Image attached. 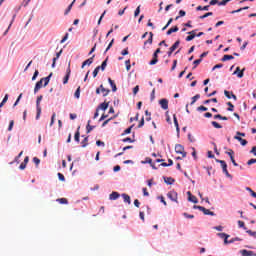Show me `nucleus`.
Segmentation results:
<instances>
[{"label":"nucleus","mask_w":256,"mask_h":256,"mask_svg":"<svg viewBox=\"0 0 256 256\" xmlns=\"http://www.w3.org/2000/svg\"><path fill=\"white\" fill-rule=\"evenodd\" d=\"M41 101H43V95H40L36 99V119L39 120L41 117Z\"/></svg>","instance_id":"1"},{"label":"nucleus","mask_w":256,"mask_h":256,"mask_svg":"<svg viewBox=\"0 0 256 256\" xmlns=\"http://www.w3.org/2000/svg\"><path fill=\"white\" fill-rule=\"evenodd\" d=\"M175 153L178 155H182V157H187V152H185V147L181 144H176L175 145Z\"/></svg>","instance_id":"2"},{"label":"nucleus","mask_w":256,"mask_h":256,"mask_svg":"<svg viewBox=\"0 0 256 256\" xmlns=\"http://www.w3.org/2000/svg\"><path fill=\"white\" fill-rule=\"evenodd\" d=\"M216 163H220L222 171L226 175V177H231V174H229V170H227V162H225L224 160L216 159Z\"/></svg>","instance_id":"3"},{"label":"nucleus","mask_w":256,"mask_h":256,"mask_svg":"<svg viewBox=\"0 0 256 256\" xmlns=\"http://www.w3.org/2000/svg\"><path fill=\"white\" fill-rule=\"evenodd\" d=\"M194 209H198L199 211H202V213H204V215H211V217H215V212H212L211 210H209L203 206L194 205Z\"/></svg>","instance_id":"4"},{"label":"nucleus","mask_w":256,"mask_h":256,"mask_svg":"<svg viewBox=\"0 0 256 256\" xmlns=\"http://www.w3.org/2000/svg\"><path fill=\"white\" fill-rule=\"evenodd\" d=\"M69 77H71V62L68 64V68L66 70V76L64 77L63 84L67 85L69 83Z\"/></svg>","instance_id":"5"},{"label":"nucleus","mask_w":256,"mask_h":256,"mask_svg":"<svg viewBox=\"0 0 256 256\" xmlns=\"http://www.w3.org/2000/svg\"><path fill=\"white\" fill-rule=\"evenodd\" d=\"M159 105L164 111H167L169 109V100L163 98L159 101Z\"/></svg>","instance_id":"6"},{"label":"nucleus","mask_w":256,"mask_h":256,"mask_svg":"<svg viewBox=\"0 0 256 256\" xmlns=\"http://www.w3.org/2000/svg\"><path fill=\"white\" fill-rule=\"evenodd\" d=\"M95 59V54L92 55V57L88 58L87 60H85L83 63H82V66H81V69H85V66H89V65H92L93 64V61Z\"/></svg>","instance_id":"7"},{"label":"nucleus","mask_w":256,"mask_h":256,"mask_svg":"<svg viewBox=\"0 0 256 256\" xmlns=\"http://www.w3.org/2000/svg\"><path fill=\"white\" fill-rule=\"evenodd\" d=\"M244 72H245V68L241 70V68L237 67L233 75H237L239 79H243Z\"/></svg>","instance_id":"8"},{"label":"nucleus","mask_w":256,"mask_h":256,"mask_svg":"<svg viewBox=\"0 0 256 256\" xmlns=\"http://www.w3.org/2000/svg\"><path fill=\"white\" fill-rule=\"evenodd\" d=\"M167 197H168V199H171L172 201L177 203V192L170 191V192L167 193Z\"/></svg>","instance_id":"9"},{"label":"nucleus","mask_w":256,"mask_h":256,"mask_svg":"<svg viewBox=\"0 0 256 256\" xmlns=\"http://www.w3.org/2000/svg\"><path fill=\"white\" fill-rule=\"evenodd\" d=\"M195 33H197V30H192V31L188 32L189 36L186 37V41H193V39H195V37H197V35Z\"/></svg>","instance_id":"10"},{"label":"nucleus","mask_w":256,"mask_h":256,"mask_svg":"<svg viewBox=\"0 0 256 256\" xmlns=\"http://www.w3.org/2000/svg\"><path fill=\"white\" fill-rule=\"evenodd\" d=\"M224 95H225V97H227V99H234V101H237V96L235 94H233V92H229V91L225 90Z\"/></svg>","instance_id":"11"},{"label":"nucleus","mask_w":256,"mask_h":256,"mask_svg":"<svg viewBox=\"0 0 256 256\" xmlns=\"http://www.w3.org/2000/svg\"><path fill=\"white\" fill-rule=\"evenodd\" d=\"M109 108V102H103L101 103L98 107H97V111H99L100 109L102 111H107V109Z\"/></svg>","instance_id":"12"},{"label":"nucleus","mask_w":256,"mask_h":256,"mask_svg":"<svg viewBox=\"0 0 256 256\" xmlns=\"http://www.w3.org/2000/svg\"><path fill=\"white\" fill-rule=\"evenodd\" d=\"M53 76V73H50L47 77L41 78L42 82L44 81V87H47L49 85V81H51V77Z\"/></svg>","instance_id":"13"},{"label":"nucleus","mask_w":256,"mask_h":256,"mask_svg":"<svg viewBox=\"0 0 256 256\" xmlns=\"http://www.w3.org/2000/svg\"><path fill=\"white\" fill-rule=\"evenodd\" d=\"M100 91L103 93V97H107L109 93H111V90L106 89L103 84L100 85Z\"/></svg>","instance_id":"14"},{"label":"nucleus","mask_w":256,"mask_h":256,"mask_svg":"<svg viewBox=\"0 0 256 256\" xmlns=\"http://www.w3.org/2000/svg\"><path fill=\"white\" fill-rule=\"evenodd\" d=\"M187 195H188V200L191 201V203H198L199 201L197 200V197L196 196H193L191 194V192H187Z\"/></svg>","instance_id":"15"},{"label":"nucleus","mask_w":256,"mask_h":256,"mask_svg":"<svg viewBox=\"0 0 256 256\" xmlns=\"http://www.w3.org/2000/svg\"><path fill=\"white\" fill-rule=\"evenodd\" d=\"M118 197H121V195L119 194V192H112V193L109 195L110 201H116V199H117Z\"/></svg>","instance_id":"16"},{"label":"nucleus","mask_w":256,"mask_h":256,"mask_svg":"<svg viewBox=\"0 0 256 256\" xmlns=\"http://www.w3.org/2000/svg\"><path fill=\"white\" fill-rule=\"evenodd\" d=\"M41 87H43V80L40 79L36 85H35V88H34V93H38L39 89H41Z\"/></svg>","instance_id":"17"},{"label":"nucleus","mask_w":256,"mask_h":256,"mask_svg":"<svg viewBox=\"0 0 256 256\" xmlns=\"http://www.w3.org/2000/svg\"><path fill=\"white\" fill-rule=\"evenodd\" d=\"M158 57H159L158 54L154 53L153 54V59L149 62V65H157V63L159 62Z\"/></svg>","instance_id":"18"},{"label":"nucleus","mask_w":256,"mask_h":256,"mask_svg":"<svg viewBox=\"0 0 256 256\" xmlns=\"http://www.w3.org/2000/svg\"><path fill=\"white\" fill-rule=\"evenodd\" d=\"M234 139L236 141H239L243 147H245V145H247V140L241 138V136H234Z\"/></svg>","instance_id":"19"},{"label":"nucleus","mask_w":256,"mask_h":256,"mask_svg":"<svg viewBox=\"0 0 256 256\" xmlns=\"http://www.w3.org/2000/svg\"><path fill=\"white\" fill-rule=\"evenodd\" d=\"M122 198L124 199V203H128V205H131V196H129V194H122Z\"/></svg>","instance_id":"20"},{"label":"nucleus","mask_w":256,"mask_h":256,"mask_svg":"<svg viewBox=\"0 0 256 256\" xmlns=\"http://www.w3.org/2000/svg\"><path fill=\"white\" fill-rule=\"evenodd\" d=\"M108 83L111 85L113 93H115V91H117V85L115 84V81H113L111 78H108Z\"/></svg>","instance_id":"21"},{"label":"nucleus","mask_w":256,"mask_h":256,"mask_svg":"<svg viewBox=\"0 0 256 256\" xmlns=\"http://www.w3.org/2000/svg\"><path fill=\"white\" fill-rule=\"evenodd\" d=\"M149 38L144 42V45H152L153 44V32H149Z\"/></svg>","instance_id":"22"},{"label":"nucleus","mask_w":256,"mask_h":256,"mask_svg":"<svg viewBox=\"0 0 256 256\" xmlns=\"http://www.w3.org/2000/svg\"><path fill=\"white\" fill-rule=\"evenodd\" d=\"M177 31H179V27L174 26V27L170 28V29L166 32V35H171L172 33H177Z\"/></svg>","instance_id":"23"},{"label":"nucleus","mask_w":256,"mask_h":256,"mask_svg":"<svg viewBox=\"0 0 256 256\" xmlns=\"http://www.w3.org/2000/svg\"><path fill=\"white\" fill-rule=\"evenodd\" d=\"M164 181L167 185H173V183H175V179L171 177H164Z\"/></svg>","instance_id":"24"},{"label":"nucleus","mask_w":256,"mask_h":256,"mask_svg":"<svg viewBox=\"0 0 256 256\" xmlns=\"http://www.w3.org/2000/svg\"><path fill=\"white\" fill-rule=\"evenodd\" d=\"M79 129H81V127H78V129L74 135V141H76V143H79V139L81 137V133L79 132Z\"/></svg>","instance_id":"25"},{"label":"nucleus","mask_w":256,"mask_h":256,"mask_svg":"<svg viewBox=\"0 0 256 256\" xmlns=\"http://www.w3.org/2000/svg\"><path fill=\"white\" fill-rule=\"evenodd\" d=\"M57 203H60V205H67L69 203V200L67 198H58Z\"/></svg>","instance_id":"26"},{"label":"nucleus","mask_w":256,"mask_h":256,"mask_svg":"<svg viewBox=\"0 0 256 256\" xmlns=\"http://www.w3.org/2000/svg\"><path fill=\"white\" fill-rule=\"evenodd\" d=\"M77 0H73L72 3L68 6V8L66 9V11L64 12V15H69V12L71 11V9H73V5H75V2Z\"/></svg>","instance_id":"27"},{"label":"nucleus","mask_w":256,"mask_h":256,"mask_svg":"<svg viewBox=\"0 0 256 256\" xmlns=\"http://www.w3.org/2000/svg\"><path fill=\"white\" fill-rule=\"evenodd\" d=\"M232 59H235V57H233V55H224L221 59V61L225 62V61H231Z\"/></svg>","instance_id":"28"},{"label":"nucleus","mask_w":256,"mask_h":256,"mask_svg":"<svg viewBox=\"0 0 256 256\" xmlns=\"http://www.w3.org/2000/svg\"><path fill=\"white\" fill-rule=\"evenodd\" d=\"M107 61H109V57H107L101 64V66H98L100 67L101 71H105L106 67H107Z\"/></svg>","instance_id":"29"},{"label":"nucleus","mask_w":256,"mask_h":256,"mask_svg":"<svg viewBox=\"0 0 256 256\" xmlns=\"http://www.w3.org/2000/svg\"><path fill=\"white\" fill-rule=\"evenodd\" d=\"M247 9H249V6H245L243 8H239L238 10H233L231 12L232 15H235V13H241V11H246Z\"/></svg>","instance_id":"30"},{"label":"nucleus","mask_w":256,"mask_h":256,"mask_svg":"<svg viewBox=\"0 0 256 256\" xmlns=\"http://www.w3.org/2000/svg\"><path fill=\"white\" fill-rule=\"evenodd\" d=\"M92 129H95V126H92L91 125V120H88V124H87V126H86V131H87V133H91V130Z\"/></svg>","instance_id":"31"},{"label":"nucleus","mask_w":256,"mask_h":256,"mask_svg":"<svg viewBox=\"0 0 256 256\" xmlns=\"http://www.w3.org/2000/svg\"><path fill=\"white\" fill-rule=\"evenodd\" d=\"M174 125L176 127V131L179 133V122L177 121V115H173Z\"/></svg>","instance_id":"32"},{"label":"nucleus","mask_w":256,"mask_h":256,"mask_svg":"<svg viewBox=\"0 0 256 256\" xmlns=\"http://www.w3.org/2000/svg\"><path fill=\"white\" fill-rule=\"evenodd\" d=\"M242 256H253V251L250 250H242L241 251Z\"/></svg>","instance_id":"33"},{"label":"nucleus","mask_w":256,"mask_h":256,"mask_svg":"<svg viewBox=\"0 0 256 256\" xmlns=\"http://www.w3.org/2000/svg\"><path fill=\"white\" fill-rule=\"evenodd\" d=\"M181 44L180 40H177L171 47V51H175L177 49V47H179V45Z\"/></svg>","instance_id":"34"},{"label":"nucleus","mask_w":256,"mask_h":256,"mask_svg":"<svg viewBox=\"0 0 256 256\" xmlns=\"http://www.w3.org/2000/svg\"><path fill=\"white\" fill-rule=\"evenodd\" d=\"M197 99H201V95L196 94L195 96H193L190 105H195V103L197 102Z\"/></svg>","instance_id":"35"},{"label":"nucleus","mask_w":256,"mask_h":256,"mask_svg":"<svg viewBox=\"0 0 256 256\" xmlns=\"http://www.w3.org/2000/svg\"><path fill=\"white\" fill-rule=\"evenodd\" d=\"M81 145L83 148L87 147L89 145V137H85L81 142Z\"/></svg>","instance_id":"36"},{"label":"nucleus","mask_w":256,"mask_h":256,"mask_svg":"<svg viewBox=\"0 0 256 256\" xmlns=\"http://www.w3.org/2000/svg\"><path fill=\"white\" fill-rule=\"evenodd\" d=\"M146 163H149L152 169H157L155 163H153V160L151 158H146Z\"/></svg>","instance_id":"37"},{"label":"nucleus","mask_w":256,"mask_h":256,"mask_svg":"<svg viewBox=\"0 0 256 256\" xmlns=\"http://www.w3.org/2000/svg\"><path fill=\"white\" fill-rule=\"evenodd\" d=\"M133 127H135V125H131L129 128H127L126 130H124V132L122 133V135H129V133H131V130L133 129Z\"/></svg>","instance_id":"38"},{"label":"nucleus","mask_w":256,"mask_h":256,"mask_svg":"<svg viewBox=\"0 0 256 256\" xmlns=\"http://www.w3.org/2000/svg\"><path fill=\"white\" fill-rule=\"evenodd\" d=\"M80 96H81V87H78L74 93V97H76V99H79Z\"/></svg>","instance_id":"39"},{"label":"nucleus","mask_w":256,"mask_h":256,"mask_svg":"<svg viewBox=\"0 0 256 256\" xmlns=\"http://www.w3.org/2000/svg\"><path fill=\"white\" fill-rule=\"evenodd\" d=\"M211 123L215 127V129H222L223 128V126H221V124H219L217 121H212Z\"/></svg>","instance_id":"40"},{"label":"nucleus","mask_w":256,"mask_h":256,"mask_svg":"<svg viewBox=\"0 0 256 256\" xmlns=\"http://www.w3.org/2000/svg\"><path fill=\"white\" fill-rule=\"evenodd\" d=\"M125 65H126V70L131 71V60L130 59L125 61Z\"/></svg>","instance_id":"41"},{"label":"nucleus","mask_w":256,"mask_h":256,"mask_svg":"<svg viewBox=\"0 0 256 256\" xmlns=\"http://www.w3.org/2000/svg\"><path fill=\"white\" fill-rule=\"evenodd\" d=\"M217 103V98H212L204 101V105H207L209 103Z\"/></svg>","instance_id":"42"},{"label":"nucleus","mask_w":256,"mask_h":256,"mask_svg":"<svg viewBox=\"0 0 256 256\" xmlns=\"http://www.w3.org/2000/svg\"><path fill=\"white\" fill-rule=\"evenodd\" d=\"M99 71H101V67L97 66L93 71V77H97V75H99Z\"/></svg>","instance_id":"43"},{"label":"nucleus","mask_w":256,"mask_h":256,"mask_svg":"<svg viewBox=\"0 0 256 256\" xmlns=\"http://www.w3.org/2000/svg\"><path fill=\"white\" fill-rule=\"evenodd\" d=\"M238 226L241 227L244 231H247V227H245V222L239 220L238 221Z\"/></svg>","instance_id":"44"},{"label":"nucleus","mask_w":256,"mask_h":256,"mask_svg":"<svg viewBox=\"0 0 256 256\" xmlns=\"http://www.w3.org/2000/svg\"><path fill=\"white\" fill-rule=\"evenodd\" d=\"M123 143H135V139H131L130 137L124 138Z\"/></svg>","instance_id":"45"},{"label":"nucleus","mask_w":256,"mask_h":256,"mask_svg":"<svg viewBox=\"0 0 256 256\" xmlns=\"http://www.w3.org/2000/svg\"><path fill=\"white\" fill-rule=\"evenodd\" d=\"M227 105H228L227 111H234L235 106L233 105V103L227 102Z\"/></svg>","instance_id":"46"},{"label":"nucleus","mask_w":256,"mask_h":256,"mask_svg":"<svg viewBox=\"0 0 256 256\" xmlns=\"http://www.w3.org/2000/svg\"><path fill=\"white\" fill-rule=\"evenodd\" d=\"M213 12H207L206 14L200 16V19H207V17H212Z\"/></svg>","instance_id":"47"},{"label":"nucleus","mask_w":256,"mask_h":256,"mask_svg":"<svg viewBox=\"0 0 256 256\" xmlns=\"http://www.w3.org/2000/svg\"><path fill=\"white\" fill-rule=\"evenodd\" d=\"M202 61H203V59H201V58L195 60V61L193 62V64H194L193 69H196V68H197V65H200Z\"/></svg>","instance_id":"48"},{"label":"nucleus","mask_w":256,"mask_h":256,"mask_svg":"<svg viewBox=\"0 0 256 256\" xmlns=\"http://www.w3.org/2000/svg\"><path fill=\"white\" fill-rule=\"evenodd\" d=\"M139 13H141V5H139V6L136 8V10H135V12H134V17H139Z\"/></svg>","instance_id":"49"},{"label":"nucleus","mask_w":256,"mask_h":256,"mask_svg":"<svg viewBox=\"0 0 256 256\" xmlns=\"http://www.w3.org/2000/svg\"><path fill=\"white\" fill-rule=\"evenodd\" d=\"M179 15H180V16H177V17L175 18L176 21L179 19V17H185V15H186L185 10H180V11H179Z\"/></svg>","instance_id":"50"},{"label":"nucleus","mask_w":256,"mask_h":256,"mask_svg":"<svg viewBox=\"0 0 256 256\" xmlns=\"http://www.w3.org/2000/svg\"><path fill=\"white\" fill-rule=\"evenodd\" d=\"M113 43H115V39H112L111 42L109 43V45L107 46L105 53H107V51H109V49H111V47H113Z\"/></svg>","instance_id":"51"},{"label":"nucleus","mask_w":256,"mask_h":256,"mask_svg":"<svg viewBox=\"0 0 256 256\" xmlns=\"http://www.w3.org/2000/svg\"><path fill=\"white\" fill-rule=\"evenodd\" d=\"M33 163H35L36 167H39V163H41V160L37 157L33 158Z\"/></svg>","instance_id":"52"},{"label":"nucleus","mask_w":256,"mask_h":256,"mask_svg":"<svg viewBox=\"0 0 256 256\" xmlns=\"http://www.w3.org/2000/svg\"><path fill=\"white\" fill-rule=\"evenodd\" d=\"M15 125V121L11 120L8 126V131H13V126Z\"/></svg>","instance_id":"53"},{"label":"nucleus","mask_w":256,"mask_h":256,"mask_svg":"<svg viewBox=\"0 0 256 256\" xmlns=\"http://www.w3.org/2000/svg\"><path fill=\"white\" fill-rule=\"evenodd\" d=\"M96 145H97V147H105V142H103L101 140H97Z\"/></svg>","instance_id":"54"},{"label":"nucleus","mask_w":256,"mask_h":256,"mask_svg":"<svg viewBox=\"0 0 256 256\" xmlns=\"http://www.w3.org/2000/svg\"><path fill=\"white\" fill-rule=\"evenodd\" d=\"M231 1H233V0H222L221 2L218 3V5L225 6V5H227Z\"/></svg>","instance_id":"55"},{"label":"nucleus","mask_w":256,"mask_h":256,"mask_svg":"<svg viewBox=\"0 0 256 256\" xmlns=\"http://www.w3.org/2000/svg\"><path fill=\"white\" fill-rule=\"evenodd\" d=\"M227 153V155H229V157H230V159H233V157H234V155H235V152L232 150V149H230L228 152H226Z\"/></svg>","instance_id":"56"},{"label":"nucleus","mask_w":256,"mask_h":256,"mask_svg":"<svg viewBox=\"0 0 256 256\" xmlns=\"http://www.w3.org/2000/svg\"><path fill=\"white\" fill-rule=\"evenodd\" d=\"M246 233H248V235H250L251 237H256V232H253L251 230H246Z\"/></svg>","instance_id":"57"},{"label":"nucleus","mask_w":256,"mask_h":256,"mask_svg":"<svg viewBox=\"0 0 256 256\" xmlns=\"http://www.w3.org/2000/svg\"><path fill=\"white\" fill-rule=\"evenodd\" d=\"M197 111H208V108L205 107V106H199V107L197 108Z\"/></svg>","instance_id":"58"},{"label":"nucleus","mask_w":256,"mask_h":256,"mask_svg":"<svg viewBox=\"0 0 256 256\" xmlns=\"http://www.w3.org/2000/svg\"><path fill=\"white\" fill-rule=\"evenodd\" d=\"M255 163H256V159L252 158V159L248 160L247 165H253Z\"/></svg>","instance_id":"59"},{"label":"nucleus","mask_w":256,"mask_h":256,"mask_svg":"<svg viewBox=\"0 0 256 256\" xmlns=\"http://www.w3.org/2000/svg\"><path fill=\"white\" fill-rule=\"evenodd\" d=\"M218 236L221 238V239H225L226 237H229L228 234H225V233H218Z\"/></svg>","instance_id":"60"},{"label":"nucleus","mask_w":256,"mask_h":256,"mask_svg":"<svg viewBox=\"0 0 256 256\" xmlns=\"http://www.w3.org/2000/svg\"><path fill=\"white\" fill-rule=\"evenodd\" d=\"M209 5H219V0H211Z\"/></svg>","instance_id":"61"},{"label":"nucleus","mask_w":256,"mask_h":256,"mask_svg":"<svg viewBox=\"0 0 256 256\" xmlns=\"http://www.w3.org/2000/svg\"><path fill=\"white\" fill-rule=\"evenodd\" d=\"M58 179L60 181H65V176L62 173H58Z\"/></svg>","instance_id":"62"},{"label":"nucleus","mask_w":256,"mask_h":256,"mask_svg":"<svg viewBox=\"0 0 256 256\" xmlns=\"http://www.w3.org/2000/svg\"><path fill=\"white\" fill-rule=\"evenodd\" d=\"M133 93H134V95H137V93H139V86H135L133 88Z\"/></svg>","instance_id":"63"},{"label":"nucleus","mask_w":256,"mask_h":256,"mask_svg":"<svg viewBox=\"0 0 256 256\" xmlns=\"http://www.w3.org/2000/svg\"><path fill=\"white\" fill-rule=\"evenodd\" d=\"M250 153H253V155L256 157V146L252 147Z\"/></svg>","instance_id":"64"}]
</instances>
